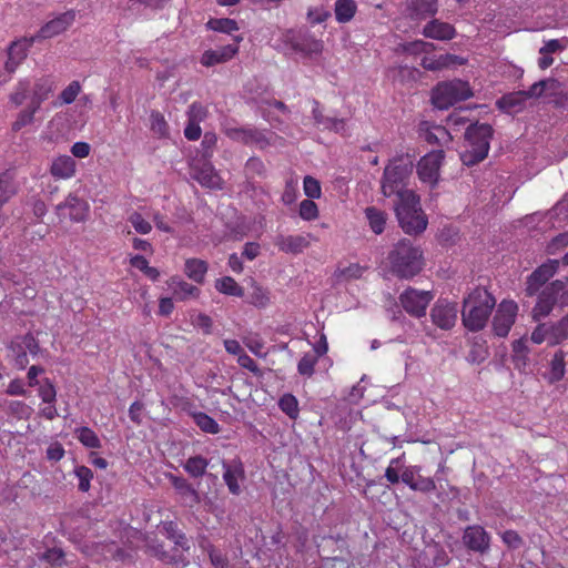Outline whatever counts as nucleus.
<instances>
[{
  "mask_svg": "<svg viewBox=\"0 0 568 568\" xmlns=\"http://www.w3.org/2000/svg\"><path fill=\"white\" fill-rule=\"evenodd\" d=\"M150 129L160 139L168 138L170 134L169 124L164 115L159 111L151 112Z\"/></svg>",
  "mask_w": 568,
  "mask_h": 568,
  "instance_id": "40",
  "label": "nucleus"
},
{
  "mask_svg": "<svg viewBox=\"0 0 568 568\" xmlns=\"http://www.w3.org/2000/svg\"><path fill=\"white\" fill-rule=\"evenodd\" d=\"M493 133L491 125L487 123H474L467 128L465 132L466 149L460 154L465 165H475L487 158Z\"/></svg>",
  "mask_w": 568,
  "mask_h": 568,
  "instance_id": "4",
  "label": "nucleus"
},
{
  "mask_svg": "<svg viewBox=\"0 0 568 568\" xmlns=\"http://www.w3.org/2000/svg\"><path fill=\"white\" fill-rule=\"evenodd\" d=\"M457 57L453 54H440L438 57L435 55H425L422 59V67L429 71H438L449 67L453 62H455Z\"/></svg>",
  "mask_w": 568,
  "mask_h": 568,
  "instance_id": "32",
  "label": "nucleus"
},
{
  "mask_svg": "<svg viewBox=\"0 0 568 568\" xmlns=\"http://www.w3.org/2000/svg\"><path fill=\"white\" fill-rule=\"evenodd\" d=\"M75 16L77 13L74 10H68L60 13L41 27L38 37L41 39H50L63 33L73 24Z\"/></svg>",
  "mask_w": 568,
  "mask_h": 568,
  "instance_id": "17",
  "label": "nucleus"
},
{
  "mask_svg": "<svg viewBox=\"0 0 568 568\" xmlns=\"http://www.w3.org/2000/svg\"><path fill=\"white\" fill-rule=\"evenodd\" d=\"M318 361V354H313L312 352L305 353L297 363L298 374L305 377H312Z\"/></svg>",
  "mask_w": 568,
  "mask_h": 568,
  "instance_id": "41",
  "label": "nucleus"
},
{
  "mask_svg": "<svg viewBox=\"0 0 568 568\" xmlns=\"http://www.w3.org/2000/svg\"><path fill=\"white\" fill-rule=\"evenodd\" d=\"M184 272L190 280L201 284L204 282L207 272V263L200 258H187Z\"/></svg>",
  "mask_w": 568,
  "mask_h": 568,
  "instance_id": "30",
  "label": "nucleus"
},
{
  "mask_svg": "<svg viewBox=\"0 0 568 568\" xmlns=\"http://www.w3.org/2000/svg\"><path fill=\"white\" fill-rule=\"evenodd\" d=\"M503 542L510 549H518L523 546L524 540L515 530H506L501 535Z\"/></svg>",
  "mask_w": 568,
  "mask_h": 568,
  "instance_id": "62",
  "label": "nucleus"
},
{
  "mask_svg": "<svg viewBox=\"0 0 568 568\" xmlns=\"http://www.w3.org/2000/svg\"><path fill=\"white\" fill-rule=\"evenodd\" d=\"M298 214H300L301 219L304 221H314L320 215L318 206L311 199L303 200L300 203Z\"/></svg>",
  "mask_w": 568,
  "mask_h": 568,
  "instance_id": "50",
  "label": "nucleus"
},
{
  "mask_svg": "<svg viewBox=\"0 0 568 568\" xmlns=\"http://www.w3.org/2000/svg\"><path fill=\"white\" fill-rule=\"evenodd\" d=\"M239 52L237 44L223 45L215 50H206L201 57V64L204 67H213L230 61Z\"/></svg>",
  "mask_w": 568,
  "mask_h": 568,
  "instance_id": "23",
  "label": "nucleus"
},
{
  "mask_svg": "<svg viewBox=\"0 0 568 568\" xmlns=\"http://www.w3.org/2000/svg\"><path fill=\"white\" fill-rule=\"evenodd\" d=\"M209 557H210L211 564L215 568H226L229 565L227 557L221 550H219L214 547H211V549L209 551Z\"/></svg>",
  "mask_w": 568,
  "mask_h": 568,
  "instance_id": "64",
  "label": "nucleus"
},
{
  "mask_svg": "<svg viewBox=\"0 0 568 568\" xmlns=\"http://www.w3.org/2000/svg\"><path fill=\"white\" fill-rule=\"evenodd\" d=\"M196 426L204 433L215 435L220 432L217 422L205 413H196L193 415Z\"/></svg>",
  "mask_w": 568,
  "mask_h": 568,
  "instance_id": "45",
  "label": "nucleus"
},
{
  "mask_svg": "<svg viewBox=\"0 0 568 568\" xmlns=\"http://www.w3.org/2000/svg\"><path fill=\"white\" fill-rule=\"evenodd\" d=\"M566 353L562 349H558L550 361L549 381L550 383H557L561 381L566 373L565 363Z\"/></svg>",
  "mask_w": 568,
  "mask_h": 568,
  "instance_id": "33",
  "label": "nucleus"
},
{
  "mask_svg": "<svg viewBox=\"0 0 568 568\" xmlns=\"http://www.w3.org/2000/svg\"><path fill=\"white\" fill-rule=\"evenodd\" d=\"M413 168L414 160L409 154H400L389 160L381 182L382 193L387 197L396 195L398 200L404 199V193H415L407 189Z\"/></svg>",
  "mask_w": 568,
  "mask_h": 568,
  "instance_id": "3",
  "label": "nucleus"
},
{
  "mask_svg": "<svg viewBox=\"0 0 568 568\" xmlns=\"http://www.w3.org/2000/svg\"><path fill=\"white\" fill-rule=\"evenodd\" d=\"M16 193L12 178L8 172L0 174V206L7 203Z\"/></svg>",
  "mask_w": 568,
  "mask_h": 568,
  "instance_id": "48",
  "label": "nucleus"
},
{
  "mask_svg": "<svg viewBox=\"0 0 568 568\" xmlns=\"http://www.w3.org/2000/svg\"><path fill=\"white\" fill-rule=\"evenodd\" d=\"M171 287L174 297L179 301H185L190 297H197L200 295V290L185 281L172 280Z\"/></svg>",
  "mask_w": 568,
  "mask_h": 568,
  "instance_id": "35",
  "label": "nucleus"
},
{
  "mask_svg": "<svg viewBox=\"0 0 568 568\" xmlns=\"http://www.w3.org/2000/svg\"><path fill=\"white\" fill-rule=\"evenodd\" d=\"M312 235L298 234V235H277L274 244L281 252L287 254H300L311 245Z\"/></svg>",
  "mask_w": 568,
  "mask_h": 568,
  "instance_id": "19",
  "label": "nucleus"
},
{
  "mask_svg": "<svg viewBox=\"0 0 568 568\" xmlns=\"http://www.w3.org/2000/svg\"><path fill=\"white\" fill-rule=\"evenodd\" d=\"M89 210V203L74 194H69L64 202L57 205V212L62 215H68L74 223L84 222L88 217Z\"/></svg>",
  "mask_w": 568,
  "mask_h": 568,
  "instance_id": "13",
  "label": "nucleus"
},
{
  "mask_svg": "<svg viewBox=\"0 0 568 568\" xmlns=\"http://www.w3.org/2000/svg\"><path fill=\"white\" fill-rule=\"evenodd\" d=\"M463 542L471 551L486 554L490 548V536L484 527L471 525L465 528Z\"/></svg>",
  "mask_w": 568,
  "mask_h": 568,
  "instance_id": "14",
  "label": "nucleus"
},
{
  "mask_svg": "<svg viewBox=\"0 0 568 568\" xmlns=\"http://www.w3.org/2000/svg\"><path fill=\"white\" fill-rule=\"evenodd\" d=\"M207 116V109L200 102H193L187 110V120L201 123Z\"/></svg>",
  "mask_w": 568,
  "mask_h": 568,
  "instance_id": "58",
  "label": "nucleus"
},
{
  "mask_svg": "<svg viewBox=\"0 0 568 568\" xmlns=\"http://www.w3.org/2000/svg\"><path fill=\"white\" fill-rule=\"evenodd\" d=\"M224 134L232 141L242 143L244 145H254L261 150L271 144V138L267 136L266 131L258 130L251 126H227L224 129Z\"/></svg>",
  "mask_w": 568,
  "mask_h": 568,
  "instance_id": "9",
  "label": "nucleus"
},
{
  "mask_svg": "<svg viewBox=\"0 0 568 568\" xmlns=\"http://www.w3.org/2000/svg\"><path fill=\"white\" fill-rule=\"evenodd\" d=\"M77 163L70 155H60L53 159L50 173L57 180H68L74 176Z\"/></svg>",
  "mask_w": 568,
  "mask_h": 568,
  "instance_id": "27",
  "label": "nucleus"
},
{
  "mask_svg": "<svg viewBox=\"0 0 568 568\" xmlns=\"http://www.w3.org/2000/svg\"><path fill=\"white\" fill-rule=\"evenodd\" d=\"M395 212L398 223L406 234L418 235L426 230L428 220L416 193H404V199L396 203Z\"/></svg>",
  "mask_w": 568,
  "mask_h": 568,
  "instance_id": "5",
  "label": "nucleus"
},
{
  "mask_svg": "<svg viewBox=\"0 0 568 568\" xmlns=\"http://www.w3.org/2000/svg\"><path fill=\"white\" fill-rule=\"evenodd\" d=\"M206 27L213 31L231 34L239 30V24L235 20L229 18H214L210 19Z\"/></svg>",
  "mask_w": 568,
  "mask_h": 568,
  "instance_id": "43",
  "label": "nucleus"
},
{
  "mask_svg": "<svg viewBox=\"0 0 568 568\" xmlns=\"http://www.w3.org/2000/svg\"><path fill=\"white\" fill-rule=\"evenodd\" d=\"M223 480L232 495L239 496L242 493L241 483L245 480V470L240 459L223 462Z\"/></svg>",
  "mask_w": 568,
  "mask_h": 568,
  "instance_id": "15",
  "label": "nucleus"
},
{
  "mask_svg": "<svg viewBox=\"0 0 568 568\" xmlns=\"http://www.w3.org/2000/svg\"><path fill=\"white\" fill-rule=\"evenodd\" d=\"M457 303L438 298L430 308L429 316L436 327L450 331L457 322Z\"/></svg>",
  "mask_w": 568,
  "mask_h": 568,
  "instance_id": "11",
  "label": "nucleus"
},
{
  "mask_svg": "<svg viewBox=\"0 0 568 568\" xmlns=\"http://www.w3.org/2000/svg\"><path fill=\"white\" fill-rule=\"evenodd\" d=\"M419 136L432 145H447L452 141L449 131L429 121H422L418 126Z\"/></svg>",
  "mask_w": 568,
  "mask_h": 568,
  "instance_id": "18",
  "label": "nucleus"
},
{
  "mask_svg": "<svg viewBox=\"0 0 568 568\" xmlns=\"http://www.w3.org/2000/svg\"><path fill=\"white\" fill-rule=\"evenodd\" d=\"M423 34L426 38L446 41L455 38L456 30L450 23L434 19L425 24Z\"/></svg>",
  "mask_w": 568,
  "mask_h": 568,
  "instance_id": "25",
  "label": "nucleus"
},
{
  "mask_svg": "<svg viewBox=\"0 0 568 568\" xmlns=\"http://www.w3.org/2000/svg\"><path fill=\"white\" fill-rule=\"evenodd\" d=\"M215 288L223 294L230 296L242 297L244 295V290L241 287L237 282L231 276H224L219 278L215 283Z\"/></svg>",
  "mask_w": 568,
  "mask_h": 568,
  "instance_id": "36",
  "label": "nucleus"
},
{
  "mask_svg": "<svg viewBox=\"0 0 568 568\" xmlns=\"http://www.w3.org/2000/svg\"><path fill=\"white\" fill-rule=\"evenodd\" d=\"M357 11V4L354 0H336L335 18L339 23L349 22Z\"/></svg>",
  "mask_w": 568,
  "mask_h": 568,
  "instance_id": "31",
  "label": "nucleus"
},
{
  "mask_svg": "<svg viewBox=\"0 0 568 568\" xmlns=\"http://www.w3.org/2000/svg\"><path fill=\"white\" fill-rule=\"evenodd\" d=\"M237 364L241 367H243V368L250 371L251 373H253L255 376H261L262 375V371L260 369L258 365L245 352L240 354V356L237 357Z\"/></svg>",
  "mask_w": 568,
  "mask_h": 568,
  "instance_id": "63",
  "label": "nucleus"
},
{
  "mask_svg": "<svg viewBox=\"0 0 568 568\" xmlns=\"http://www.w3.org/2000/svg\"><path fill=\"white\" fill-rule=\"evenodd\" d=\"M74 475L79 479L78 489L82 493H87L91 488V480L93 478V471L87 466H77Z\"/></svg>",
  "mask_w": 568,
  "mask_h": 568,
  "instance_id": "49",
  "label": "nucleus"
},
{
  "mask_svg": "<svg viewBox=\"0 0 568 568\" xmlns=\"http://www.w3.org/2000/svg\"><path fill=\"white\" fill-rule=\"evenodd\" d=\"M8 412L18 419H28L32 408L22 400H11L8 404Z\"/></svg>",
  "mask_w": 568,
  "mask_h": 568,
  "instance_id": "51",
  "label": "nucleus"
},
{
  "mask_svg": "<svg viewBox=\"0 0 568 568\" xmlns=\"http://www.w3.org/2000/svg\"><path fill=\"white\" fill-rule=\"evenodd\" d=\"M551 346L568 339V314L556 323L549 324Z\"/></svg>",
  "mask_w": 568,
  "mask_h": 568,
  "instance_id": "37",
  "label": "nucleus"
},
{
  "mask_svg": "<svg viewBox=\"0 0 568 568\" xmlns=\"http://www.w3.org/2000/svg\"><path fill=\"white\" fill-rule=\"evenodd\" d=\"M433 298L434 293L432 291L417 290L412 286L404 290L398 296L404 311L417 318L426 315L427 307Z\"/></svg>",
  "mask_w": 568,
  "mask_h": 568,
  "instance_id": "7",
  "label": "nucleus"
},
{
  "mask_svg": "<svg viewBox=\"0 0 568 568\" xmlns=\"http://www.w3.org/2000/svg\"><path fill=\"white\" fill-rule=\"evenodd\" d=\"M38 111L39 108H36L32 103H30L28 108L18 114L16 121L12 123V131L18 132L26 125L31 124L34 120V114Z\"/></svg>",
  "mask_w": 568,
  "mask_h": 568,
  "instance_id": "46",
  "label": "nucleus"
},
{
  "mask_svg": "<svg viewBox=\"0 0 568 568\" xmlns=\"http://www.w3.org/2000/svg\"><path fill=\"white\" fill-rule=\"evenodd\" d=\"M291 47L294 51L301 52L304 55L312 57L313 54H321L324 49V43L321 39H316L308 32L301 33L291 39Z\"/></svg>",
  "mask_w": 568,
  "mask_h": 568,
  "instance_id": "21",
  "label": "nucleus"
},
{
  "mask_svg": "<svg viewBox=\"0 0 568 568\" xmlns=\"http://www.w3.org/2000/svg\"><path fill=\"white\" fill-rule=\"evenodd\" d=\"M168 478L185 506L193 507L201 501L199 491L187 479L173 474H170Z\"/></svg>",
  "mask_w": 568,
  "mask_h": 568,
  "instance_id": "20",
  "label": "nucleus"
},
{
  "mask_svg": "<svg viewBox=\"0 0 568 568\" xmlns=\"http://www.w3.org/2000/svg\"><path fill=\"white\" fill-rule=\"evenodd\" d=\"M560 288V282L554 281L547 285L539 294L536 305L532 308V318L540 321L548 316L554 306L557 305L556 292Z\"/></svg>",
  "mask_w": 568,
  "mask_h": 568,
  "instance_id": "16",
  "label": "nucleus"
},
{
  "mask_svg": "<svg viewBox=\"0 0 568 568\" xmlns=\"http://www.w3.org/2000/svg\"><path fill=\"white\" fill-rule=\"evenodd\" d=\"M75 437L87 448H100L101 440L93 429L82 426L75 429Z\"/></svg>",
  "mask_w": 568,
  "mask_h": 568,
  "instance_id": "39",
  "label": "nucleus"
},
{
  "mask_svg": "<svg viewBox=\"0 0 568 568\" xmlns=\"http://www.w3.org/2000/svg\"><path fill=\"white\" fill-rule=\"evenodd\" d=\"M30 89H31L30 80H28V79L20 80L9 97L10 102L13 103L16 106H20L29 97Z\"/></svg>",
  "mask_w": 568,
  "mask_h": 568,
  "instance_id": "44",
  "label": "nucleus"
},
{
  "mask_svg": "<svg viewBox=\"0 0 568 568\" xmlns=\"http://www.w3.org/2000/svg\"><path fill=\"white\" fill-rule=\"evenodd\" d=\"M471 97L473 91L468 82L463 80L440 82L432 90V103L439 110H447Z\"/></svg>",
  "mask_w": 568,
  "mask_h": 568,
  "instance_id": "6",
  "label": "nucleus"
},
{
  "mask_svg": "<svg viewBox=\"0 0 568 568\" xmlns=\"http://www.w3.org/2000/svg\"><path fill=\"white\" fill-rule=\"evenodd\" d=\"M52 90L53 81L50 77L39 78L32 88L30 103L40 109L41 104L49 98Z\"/></svg>",
  "mask_w": 568,
  "mask_h": 568,
  "instance_id": "28",
  "label": "nucleus"
},
{
  "mask_svg": "<svg viewBox=\"0 0 568 568\" xmlns=\"http://www.w3.org/2000/svg\"><path fill=\"white\" fill-rule=\"evenodd\" d=\"M518 305L511 300H503L493 317V331L498 337H506L515 324Z\"/></svg>",
  "mask_w": 568,
  "mask_h": 568,
  "instance_id": "10",
  "label": "nucleus"
},
{
  "mask_svg": "<svg viewBox=\"0 0 568 568\" xmlns=\"http://www.w3.org/2000/svg\"><path fill=\"white\" fill-rule=\"evenodd\" d=\"M39 397L45 404H55L57 390L53 383L49 378H44L42 385L38 389Z\"/></svg>",
  "mask_w": 568,
  "mask_h": 568,
  "instance_id": "52",
  "label": "nucleus"
},
{
  "mask_svg": "<svg viewBox=\"0 0 568 568\" xmlns=\"http://www.w3.org/2000/svg\"><path fill=\"white\" fill-rule=\"evenodd\" d=\"M209 466V460L200 455L191 456L183 465L184 470L194 478L202 477Z\"/></svg>",
  "mask_w": 568,
  "mask_h": 568,
  "instance_id": "34",
  "label": "nucleus"
},
{
  "mask_svg": "<svg viewBox=\"0 0 568 568\" xmlns=\"http://www.w3.org/2000/svg\"><path fill=\"white\" fill-rule=\"evenodd\" d=\"M399 464L400 458H393L390 459L389 465L385 469V478L392 485L398 484L400 480Z\"/></svg>",
  "mask_w": 568,
  "mask_h": 568,
  "instance_id": "61",
  "label": "nucleus"
},
{
  "mask_svg": "<svg viewBox=\"0 0 568 568\" xmlns=\"http://www.w3.org/2000/svg\"><path fill=\"white\" fill-rule=\"evenodd\" d=\"M280 409L286 414L291 419H296L300 414L298 400L293 394H284L278 399Z\"/></svg>",
  "mask_w": 568,
  "mask_h": 568,
  "instance_id": "42",
  "label": "nucleus"
},
{
  "mask_svg": "<svg viewBox=\"0 0 568 568\" xmlns=\"http://www.w3.org/2000/svg\"><path fill=\"white\" fill-rule=\"evenodd\" d=\"M161 529L166 534L168 538L175 542V545L180 546L182 549H189L187 539L184 534L179 531L178 524L175 521H162Z\"/></svg>",
  "mask_w": 568,
  "mask_h": 568,
  "instance_id": "38",
  "label": "nucleus"
},
{
  "mask_svg": "<svg viewBox=\"0 0 568 568\" xmlns=\"http://www.w3.org/2000/svg\"><path fill=\"white\" fill-rule=\"evenodd\" d=\"M193 178L204 187L221 190L223 180L212 164L205 163L201 168L194 169Z\"/></svg>",
  "mask_w": 568,
  "mask_h": 568,
  "instance_id": "24",
  "label": "nucleus"
},
{
  "mask_svg": "<svg viewBox=\"0 0 568 568\" xmlns=\"http://www.w3.org/2000/svg\"><path fill=\"white\" fill-rule=\"evenodd\" d=\"M364 213L371 230L377 235L382 234L387 222L386 213L375 206H367Z\"/></svg>",
  "mask_w": 568,
  "mask_h": 568,
  "instance_id": "29",
  "label": "nucleus"
},
{
  "mask_svg": "<svg viewBox=\"0 0 568 568\" xmlns=\"http://www.w3.org/2000/svg\"><path fill=\"white\" fill-rule=\"evenodd\" d=\"M407 10L412 19L425 20L437 13L438 0H410Z\"/></svg>",
  "mask_w": 568,
  "mask_h": 568,
  "instance_id": "26",
  "label": "nucleus"
},
{
  "mask_svg": "<svg viewBox=\"0 0 568 568\" xmlns=\"http://www.w3.org/2000/svg\"><path fill=\"white\" fill-rule=\"evenodd\" d=\"M303 190L305 195L313 200V199H320L322 195V187L315 178L311 175H306L303 181Z\"/></svg>",
  "mask_w": 568,
  "mask_h": 568,
  "instance_id": "55",
  "label": "nucleus"
},
{
  "mask_svg": "<svg viewBox=\"0 0 568 568\" xmlns=\"http://www.w3.org/2000/svg\"><path fill=\"white\" fill-rule=\"evenodd\" d=\"M248 302L258 308H264L270 304V292L262 286L253 285L248 294Z\"/></svg>",
  "mask_w": 568,
  "mask_h": 568,
  "instance_id": "47",
  "label": "nucleus"
},
{
  "mask_svg": "<svg viewBox=\"0 0 568 568\" xmlns=\"http://www.w3.org/2000/svg\"><path fill=\"white\" fill-rule=\"evenodd\" d=\"M496 305V298L485 288L476 287L463 302L462 322L470 332H479L486 326Z\"/></svg>",
  "mask_w": 568,
  "mask_h": 568,
  "instance_id": "1",
  "label": "nucleus"
},
{
  "mask_svg": "<svg viewBox=\"0 0 568 568\" xmlns=\"http://www.w3.org/2000/svg\"><path fill=\"white\" fill-rule=\"evenodd\" d=\"M530 339L535 344L547 342L551 346L550 327L548 324H539L531 332Z\"/></svg>",
  "mask_w": 568,
  "mask_h": 568,
  "instance_id": "57",
  "label": "nucleus"
},
{
  "mask_svg": "<svg viewBox=\"0 0 568 568\" xmlns=\"http://www.w3.org/2000/svg\"><path fill=\"white\" fill-rule=\"evenodd\" d=\"M81 92V84L79 81L74 80L68 84L67 88H64L60 95L59 100L62 104H71L75 101L77 97Z\"/></svg>",
  "mask_w": 568,
  "mask_h": 568,
  "instance_id": "54",
  "label": "nucleus"
},
{
  "mask_svg": "<svg viewBox=\"0 0 568 568\" xmlns=\"http://www.w3.org/2000/svg\"><path fill=\"white\" fill-rule=\"evenodd\" d=\"M445 159L443 150L430 151L417 162L416 173L419 181L434 187L439 180V170Z\"/></svg>",
  "mask_w": 568,
  "mask_h": 568,
  "instance_id": "8",
  "label": "nucleus"
},
{
  "mask_svg": "<svg viewBox=\"0 0 568 568\" xmlns=\"http://www.w3.org/2000/svg\"><path fill=\"white\" fill-rule=\"evenodd\" d=\"M128 221L139 234L145 235L152 231L151 223L146 221L139 212L131 213L128 217Z\"/></svg>",
  "mask_w": 568,
  "mask_h": 568,
  "instance_id": "53",
  "label": "nucleus"
},
{
  "mask_svg": "<svg viewBox=\"0 0 568 568\" xmlns=\"http://www.w3.org/2000/svg\"><path fill=\"white\" fill-rule=\"evenodd\" d=\"M331 17V12L324 7H312L307 10V21L312 24L325 22Z\"/></svg>",
  "mask_w": 568,
  "mask_h": 568,
  "instance_id": "56",
  "label": "nucleus"
},
{
  "mask_svg": "<svg viewBox=\"0 0 568 568\" xmlns=\"http://www.w3.org/2000/svg\"><path fill=\"white\" fill-rule=\"evenodd\" d=\"M436 489V483L430 477H423L418 474L416 481L412 488L414 491H420L424 494L432 493Z\"/></svg>",
  "mask_w": 568,
  "mask_h": 568,
  "instance_id": "60",
  "label": "nucleus"
},
{
  "mask_svg": "<svg viewBox=\"0 0 568 568\" xmlns=\"http://www.w3.org/2000/svg\"><path fill=\"white\" fill-rule=\"evenodd\" d=\"M523 100H525V98L520 91L517 93L504 95L500 100H498L497 104L500 109L514 110L516 106L520 105Z\"/></svg>",
  "mask_w": 568,
  "mask_h": 568,
  "instance_id": "59",
  "label": "nucleus"
},
{
  "mask_svg": "<svg viewBox=\"0 0 568 568\" xmlns=\"http://www.w3.org/2000/svg\"><path fill=\"white\" fill-rule=\"evenodd\" d=\"M32 42L23 39L13 41L8 48V59L4 63V69L9 73H13L18 67L27 59L29 48Z\"/></svg>",
  "mask_w": 568,
  "mask_h": 568,
  "instance_id": "22",
  "label": "nucleus"
},
{
  "mask_svg": "<svg viewBox=\"0 0 568 568\" xmlns=\"http://www.w3.org/2000/svg\"><path fill=\"white\" fill-rule=\"evenodd\" d=\"M559 266L558 260H548L540 266H538L527 278L526 282V294L534 296L540 290V287L555 275Z\"/></svg>",
  "mask_w": 568,
  "mask_h": 568,
  "instance_id": "12",
  "label": "nucleus"
},
{
  "mask_svg": "<svg viewBox=\"0 0 568 568\" xmlns=\"http://www.w3.org/2000/svg\"><path fill=\"white\" fill-rule=\"evenodd\" d=\"M390 272L400 280H410L424 267V255L419 246L412 241H398L388 254Z\"/></svg>",
  "mask_w": 568,
  "mask_h": 568,
  "instance_id": "2",
  "label": "nucleus"
}]
</instances>
